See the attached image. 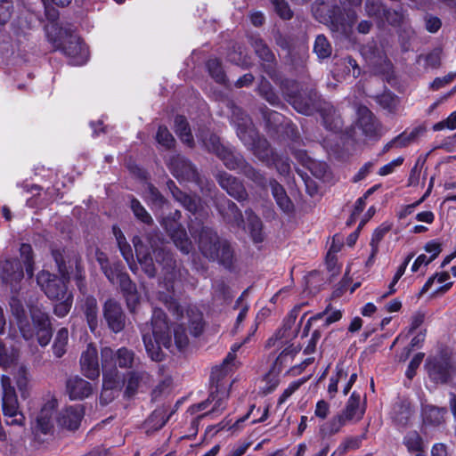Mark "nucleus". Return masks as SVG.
I'll list each match as a JSON object with an SVG mask.
<instances>
[{
	"label": "nucleus",
	"instance_id": "nucleus-1",
	"mask_svg": "<svg viewBox=\"0 0 456 456\" xmlns=\"http://www.w3.org/2000/svg\"><path fill=\"white\" fill-rule=\"evenodd\" d=\"M52 255L61 277L60 278L45 270L38 273L37 281L46 297L54 300L62 299L65 296H68L69 293L67 291L66 282L70 279L71 275L77 281V286L79 290L84 292L86 289L85 271L81 265L80 257L76 253H72V255L68 256L67 265L64 250L53 249Z\"/></svg>",
	"mask_w": 456,
	"mask_h": 456
},
{
	"label": "nucleus",
	"instance_id": "nucleus-2",
	"mask_svg": "<svg viewBox=\"0 0 456 456\" xmlns=\"http://www.w3.org/2000/svg\"><path fill=\"white\" fill-rule=\"evenodd\" d=\"M281 90L287 101L297 112L309 116L318 111L327 129L338 131L342 127V120L335 108L330 102L322 101L315 90L299 91L297 84L288 79L282 81Z\"/></svg>",
	"mask_w": 456,
	"mask_h": 456
},
{
	"label": "nucleus",
	"instance_id": "nucleus-3",
	"mask_svg": "<svg viewBox=\"0 0 456 456\" xmlns=\"http://www.w3.org/2000/svg\"><path fill=\"white\" fill-rule=\"evenodd\" d=\"M232 122L240 140L259 160L267 164L275 160L270 143L265 138L258 135L251 118L240 108L236 106L232 108Z\"/></svg>",
	"mask_w": 456,
	"mask_h": 456
},
{
	"label": "nucleus",
	"instance_id": "nucleus-4",
	"mask_svg": "<svg viewBox=\"0 0 456 456\" xmlns=\"http://www.w3.org/2000/svg\"><path fill=\"white\" fill-rule=\"evenodd\" d=\"M142 340L149 357L154 362H161L164 353L161 347L172 351V338L167 321V315L163 310L155 308L152 312L151 327L142 330Z\"/></svg>",
	"mask_w": 456,
	"mask_h": 456
},
{
	"label": "nucleus",
	"instance_id": "nucleus-5",
	"mask_svg": "<svg viewBox=\"0 0 456 456\" xmlns=\"http://www.w3.org/2000/svg\"><path fill=\"white\" fill-rule=\"evenodd\" d=\"M362 0H340L341 6L330 2H315L312 12L315 20L325 26L336 28H351L357 21L354 7L359 6Z\"/></svg>",
	"mask_w": 456,
	"mask_h": 456
},
{
	"label": "nucleus",
	"instance_id": "nucleus-6",
	"mask_svg": "<svg viewBox=\"0 0 456 456\" xmlns=\"http://www.w3.org/2000/svg\"><path fill=\"white\" fill-rule=\"evenodd\" d=\"M46 38L53 50L69 57L73 65L79 66L87 61L88 48L74 30H47Z\"/></svg>",
	"mask_w": 456,
	"mask_h": 456
},
{
	"label": "nucleus",
	"instance_id": "nucleus-7",
	"mask_svg": "<svg viewBox=\"0 0 456 456\" xmlns=\"http://www.w3.org/2000/svg\"><path fill=\"white\" fill-rule=\"evenodd\" d=\"M20 254L23 265L19 259H5L0 261V278L3 283L8 285L12 291H18L20 283L24 278V269L28 278L33 276L34 260L33 250L29 244L22 243L20 247Z\"/></svg>",
	"mask_w": 456,
	"mask_h": 456
},
{
	"label": "nucleus",
	"instance_id": "nucleus-8",
	"mask_svg": "<svg viewBox=\"0 0 456 456\" xmlns=\"http://www.w3.org/2000/svg\"><path fill=\"white\" fill-rule=\"evenodd\" d=\"M147 241L156 262L162 266L163 279L167 289H173L174 283L183 276V271L177 267L173 254L159 234H149Z\"/></svg>",
	"mask_w": 456,
	"mask_h": 456
},
{
	"label": "nucleus",
	"instance_id": "nucleus-9",
	"mask_svg": "<svg viewBox=\"0 0 456 456\" xmlns=\"http://www.w3.org/2000/svg\"><path fill=\"white\" fill-rule=\"evenodd\" d=\"M217 157L228 169L243 174L260 187L266 186V179L263 174L248 164L243 156L233 148L225 146L220 153L218 152Z\"/></svg>",
	"mask_w": 456,
	"mask_h": 456
},
{
	"label": "nucleus",
	"instance_id": "nucleus-10",
	"mask_svg": "<svg viewBox=\"0 0 456 456\" xmlns=\"http://www.w3.org/2000/svg\"><path fill=\"white\" fill-rule=\"evenodd\" d=\"M183 322L174 329V339L175 346L181 351L189 344V338L185 331V325L190 329V332L193 337L200 336L204 330L203 314L196 307H189L186 310V315Z\"/></svg>",
	"mask_w": 456,
	"mask_h": 456
},
{
	"label": "nucleus",
	"instance_id": "nucleus-11",
	"mask_svg": "<svg viewBox=\"0 0 456 456\" xmlns=\"http://www.w3.org/2000/svg\"><path fill=\"white\" fill-rule=\"evenodd\" d=\"M3 396H2V409L3 413L8 425L23 426L25 417L21 411H19L18 398L14 388L10 385V379L3 376L1 379Z\"/></svg>",
	"mask_w": 456,
	"mask_h": 456
},
{
	"label": "nucleus",
	"instance_id": "nucleus-12",
	"mask_svg": "<svg viewBox=\"0 0 456 456\" xmlns=\"http://www.w3.org/2000/svg\"><path fill=\"white\" fill-rule=\"evenodd\" d=\"M358 119L354 126L355 136L378 141L382 136L381 124L367 107L358 109Z\"/></svg>",
	"mask_w": 456,
	"mask_h": 456
},
{
	"label": "nucleus",
	"instance_id": "nucleus-13",
	"mask_svg": "<svg viewBox=\"0 0 456 456\" xmlns=\"http://www.w3.org/2000/svg\"><path fill=\"white\" fill-rule=\"evenodd\" d=\"M30 315L33 321L34 335L36 334L39 345L42 346H47L53 336L49 314L41 307L34 305L30 307Z\"/></svg>",
	"mask_w": 456,
	"mask_h": 456
},
{
	"label": "nucleus",
	"instance_id": "nucleus-14",
	"mask_svg": "<svg viewBox=\"0 0 456 456\" xmlns=\"http://www.w3.org/2000/svg\"><path fill=\"white\" fill-rule=\"evenodd\" d=\"M215 206L223 220L232 227L244 228V218L237 205L225 196L216 199Z\"/></svg>",
	"mask_w": 456,
	"mask_h": 456
},
{
	"label": "nucleus",
	"instance_id": "nucleus-15",
	"mask_svg": "<svg viewBox=\"0 0 456 456\" xmlns=\"http://www.w3.org/2000/svg\"><path fill=\"white\" fill-rule=\"evenodd\" d=\"M168 167L173 175L180 182L199 181L196 167L181 155L172 156L168 160Z\"/></svg>",
	"mask_w": 456,
	"mask_h": 456
},
{
	"label": "nucleus",
	"instance_id": "nucleus-16",
	"mask_svg": "<svg viewBox=\"0 0 456 456\" xmlns=\"http://www.w3.org/2000/svg\"><path fill=\"white\" fill-rule=\"evenodd\" d=\"M103 317L109 329L114 333L122 331L126 326V315L121 305L115 299L110 298L105 301L103 307Z\"/></svg>",
	"mask_w": 456,
	"mask_h": 456
},
{
	"label": "nucleus",
	"instance_id": "nucleus-17",
	"mask_svg": "<svg viewBox=\"0 0 456 456\" xmlns=\"http://www.w3.org/2000/svg\"><path fill=\"white\" fill-rule=\"evenodd\" d=\"M361 53L366 61L377 73H387L391 69V63L384 51L371 43L362 45Z\"/></svg>",
	"mask_w": 456,
	"mask_h": 456
},
{
	"label": "nucleus",
	"instance_id": "nucleus-18",
	"mask_svg": "<svg viewBox=\"0 0 456 456\" xmlns=\"http://www.w3.org/2000/svg\"><path fill=\"white\" fill-rule=\"evenodd\" d=\"M426 368L429 378L436 383H446L453 370L450 359L444 355L428 359Z\"/></svg>",
	"mask_w": 456,
	"mask_h": 456
},
{
	"label": "nucleus",
	"instance_id": "nucleus-19",
	"mask_svg": "<svg viewBox=\"0 0 456 456\" xmlns=\"http://www.w3.org/2000/svg\"><path fill=\"white\" fill-rule=\"evenodd\" d=\"M10 310L14 317L22 337L29 340L34 337V330L30 324L22 302L15 296L10 299Z\"/></svg>",
	"mask_w": 456,
	"mask_h": 456
},
{
	"label": "nucleus",
	"instance_id": "nucleus-20",
	"mask_svg": "<svg viewBox=\"0 0 456 456\" xmlns=\"http://www.w3.org/2000/svg\"><path fill=\"white\" fill-rule=\"evenodd\" d=\"M217 183L231 197L241 202L248 199V192L243 183L235 176L220 172L216 175Z\"/></svg>",
	"mask_w": 456,
	"mask_h": 456
},
{
	"label": "nucleus",
	"instance_id": "nucleus-21",
	"mask_svg": "<svg viewBox=\"0 0 456 456\" xmlns=\"http://www.w3.org/2000/svg\"><path fill=\"white\" fill-rule=\"evenodd\" d=\"M83 416L84 409L82 405L77 404L61 410L56 417V421L61 428L76 430L78 428Z\"/></svg>",
	"mask_w": 456,
	"mask_h": 456
},
{
	"label": "nucleus",
	"instance_id": "nucleus-22",
	"mask_svg": "<svg viewBox=\"0 0 456 456\" xmlns=\"http://www.w3.org/2000/svg\"><path fill=\"white\" fill-rule=\"evenodd\" d=\"M56 406L55 401L47 402L38 413L33 432L36 436L51 434L53 429V416Z\"/></svg>",
	"mask_w": 456,
	"mask_h": 456
},
{
	"label": "nucleus",
	"instance_id": "nucleus-23",
	"mask_svg": "<svg viewBox=\"0 0 456 456\" xmlns=\"http://www.w3.org/2000/svg\"><path fill=\"white\" fill-rule=\"evenodd\" d=\"M222 240L212 228L202 226L199 233V248L208 258L216 257V248Z\"/></svg>",
	"mask_w": 456,
	"mask_h": 456
},
{
	"label": "nucleus",
	"instance_id": "nucleus-24",
	"mask_svg": "<svg viewBox=\"0 0 456 456\" xmlns=\"http://www.w3.org/2000/svg\"><path fill=\"white\" fill-rule=\"evenodd\" d=\"M81 369L86 377L95 379L100 376L98 353L95 346L88 345L80 357Z\"/></svg>",
	"mask_w": 456,
	"mask_h": 456
},
{
	"label": "nucleus",
	"instance_id": "nucleus-25",
	"mask_svg": "<svg viewBox=\"0 0 456 456\" xmlns=\"http://www.w3.org/2000/svg\"><path fill=\"white\" fill-rule=\"evenodd\" d=\"M66 389L71 400H83L93 393V386L84 379L74 376L66 382Z\"/></svg>",
	"mask_w": 456,
	"mask_h": 456
},
{
	"label": "nucleus",
	"instance_id": "nucleus-26",
	"mask_svg": "<svg viewBox=\"0 0 456 456\" xmlns=\"http://www.w3.org/2000/svg\"><path fill=\"white\" fill-rule=\"evenodd\" d=\"M117 282L119 283L120 289L126 297V305L131 312H134L139 304L140 297L137 292L136 285L132 281L126 273L119 275Z\"/></svg>",
	"mask_w": 456,
	"mask_h": 456
},
{
	"label": "nucleus",
	"instance_id": "nucleus-27",
	"mask_svg": "<svg viewBox=\"0 0 456 456\" xmlns=\"http://www.w3.org/2000/svg\"><path fill=\"white\" fill-rule=\"evenodd\" d=\"M272 195L279 207V208L285 214H291L294 211V204L290 198L288 196L284 187L276 180L272 179L269 182Z\"/></svg>",
	"mask_w": 456,
	"mask_h": 456
},
{
	"label": "nucleus",
	"instance_id": "nucleus-28",
	"mask_svg": "<svg viewBox=\"0 0 456 456\" xmlns=\"http://www.w3.org/2000/svg\"><path fill=\"white\" fill-rule=\"evenodd\" d=\"M229 395V390L217 383L215 391H211L208 395V401L214 403L211 411L205 412L200 417L206 418L215 413H221L226 407Z\"/></svg>",
	"mask_w": 456,
	"mask_h": 456
},
{
	"label": "nucleus",
	"instance_id": "nucleus-29",
	"mask_svg": "<svg viewBox=\"0 0 456 456\" xmlns=\"http://www.w3.org/2000/svg\"><path fill=\"white\" fill-rule=\"evenodd\" d=\"M364 412L365 407L364 405L361 406L360 395L353 392L346 402L345 409L340 414L349 422L362 419Z\"/></svg>",
	"mask_w": 456,
	"mask_h": 456
},
{
	"label": "nucleus",
	"instance_id": "nucleus-30",
	"mask_svg": "<svg viewBox=\"0 0 456 456\" xmlns=\"http://www.w3.org/2000/svg\"><path fill=\"white\" fill-rule=\"evenodd\" d=\"M103 379H114L118 375L116 352L105 346L101 351Z\"/></svg>",
	"mask_w": 456,
	"mask_h": 456
},
{
	"label": "nucleus",
	"instance_id": "nucleus-31",
	"mask_svg": "<svg viewBox=\"0 0 456 456\" xmlns=\"http://www.w3.org/2000/svg\"><path fill=\"white\" fill-rule=\"evenodd\" d=\"M81 308L90 330L94 332L98 327V305L96 298L93 296L85 297Z\"/></svg>",
	"mask_w": 456,
	"mask_h": 456
},
{
	"label": "nucleus",
	"instance_id": "nucleus-32",
	"mask_svg": "<svg viewBox=\"0 0 456 456\" xmlns=\"http://www.w3.org/2000/svg\"><path fill=\"white\" fill-rule=\"evenodd\" d=\"M446 410L434 405L422 406V419L426 426L439 427L444 423Z\"/></svg>",
	"mask_w": 456,
	"mask_h": 456
},
{
	"label": "nucleus",
	"instance_id": "nucleus-33",
	"mask_svg": "<svg viewBox=\"0 0 456 456\" xmlns=\"http://www.w3.org/2000/svg\"><path fill=\"white\" fill-rule=\"evenodd\" d=\"M171 414L165 407L156 409L146 420V432L151 434L161 429L168 421Z\"/></svg>",
	"mask_w": 456,
	"mask_h": 456
},
{
	"label": "nucleus",
	"instance_id": "nucleus-34",
	"mask_svg": "<svg viewBox=\"0 0 456 456\" xmlns=\"http://www.w3.org/2000/svg\"><path fill=\"white\" fill-rule=\"evenodd\" d=\"M137 260L149 278H154L157 274V269L155 267L153 257L151 253L144 248L142 244H134Z\"/></svg>",
	"mask_w": 456,
	"mask_h": 456
},
{
	"label": "nucleus",
	"instance_id": "nucleus-35",
	"mask_svg": "<svg viewBox=\"0 0 456 456\" xmlns=\"http://www.w3.org/2000/svg\"><path fill=\"white\" fill-rule=\"evenodd\" d=\"M412 415L411 403L406 400L396 402L393 407L392 419L400 426H406Z\"/></svg>",
	"mask_w": 456,
	"mask_h": 456
},
{
	"label": "nucleus",
	"instance_id": "nucleus-36",
	"mask_svg": "<svg viewBox=\"0 0 456 456\" xmlns=\"http://www.w3.org/2000/svg\"><path fill=\"white\" fill-rule=\"evenodd\" d=\"M175 199L179 201L189 212L196 213L200 206V199L191 197L175 187L174 182L168 183Z\"/></svg>",
	"mask_w": 456,
	"mask_h": 456
},
{
	"label": "nucleus",
	"instance_id": "nucleus-37",
	"mask_svg": "<svg viewBox=\"0 0 456 456\" xmlns=\"http://www.w3.org/2000/svg\"><path fill=\"white\" fill-rule=\"evenodd\" d=\"M245 215L253 241L256 243L262 242L264 240V233L261 219L250 208L245 210Z\"/></svg>",
	"mask_w": 456,
	"mask_h": 456
},
{
	"label": "nucleus",
	"instance_id": "nucleus-38",
	"mask_svg": "<svg viewBox=\"0 0 456 456\" xmlns=\"http://www.w3.org/2000/svg\"><path fill=\"white\" fill-rule=\"evenodd\" d=\"M150 380V375L144 370L137 369L128 372L126 394L129 396L136 393L141 382L147 383Z\"/></svg>",
	"mask_w": 456,
	"mask_h": 456
},
{
	"label": "nucleus",
	"instance_id": "nucleus-39",
	"mask_svg": "<svg viewBox=\"0 0 456 456\" xmlns=\"http://www.w3.org/2000/svg\"><path fill=\"white\" fill-rule=\"evenodd\" d=\"M117 364L122 369L138 368L140 360L133 350L121 347L116 351Z\"/></svg>",
	"mask_w": 456,
	"mask_h": 456
},
{
	"label": "nucleus",
	"instance_id": "nucleus-40",
	"mask_svg": "<svg viewBox=\"0 0 456 456\" xmlns=\"http://www.w3.org/2000/svg\"><path fill=\"white\" fill-rule=\"evenodd\" d=\"M175 132L181 141L190 147L193 146L194 140L191 128L183 116H176L175 118Z\"/></svg>",
	"mask_w": 456,
	"mask_h": 456
},
{
	"label": "nucleus",
	"instance_id": "nucleus-41",
	"mask_svg": "<svg viewBox=\"0 0 456 456\" xmlns=\"http://www.w3.org/2000/svg\"><path fill=\"white\" fill-rule=\"evenodd\" d=\"M174 244L183 254H189L192 249V243L187 235L185 229L182 226L170 233Z\"/></svg>",
	"mask_w": 456,
	"mask_h": 456
},
{
	"label": "nucleus",
	"instance_id": "nucleus-42",
	"mask_svg": "<svg viewBox=\"0 0 456 456\" xmlns=\"http://www.w3.org/2000/svg\"><path fill=\"white\" fill-rule=\"evenodd\" d=\"M403 444L408 452L420 454L424 451L425 444L421 436L415 430L409 431L403 437Z\"/></svg>",
	"mask_w": 456,
	"mask_h": 456
},
{
	"label": "nucleus",
	"instance_id": "nucleus-43",
	"mask_svg": "<svg viewBox=\"0 0 456 456\" xmlns=\"http://www.w3.org/2000/svg\"><path fill=\"white\" fill-rule=\"evenodd\" d=\"M257 93L262 96L266 102H268L273 106H277L280 103V98L274 92L271 83L265 77H261L258 86Z\"/></svg>",
	"mask_w": 456,
	"mask_h": 456
},
{
	"label": "nucleus",
	"instance_id": "nucleus-44",
	"mask_svg": "<svg viewBox=\"0 0 456 456\" xmlns=\"http://www.w3.org/2000/svg\"><path fill=\"white\" fill-rule=\"evenodd\" d=\"M216 248V257H210V260H216L226 268L232 265L233 258V250L227 240H222Z\"/></svg>",
	"mask_w": 456,
	"mask_h": 456
},
{
	"label": "nucleus",
	"instance_id": "nucleus-45",
	"mask_svg": "<svg viewBox=\"0 0 456 456\" xmlns=\"http://www.w3.org/2000/svg\"><path fill=\"white\" fill-rule=\"evenodd\" d=\"M365 12L370 18L374 19L377 26H384L383 15L387 10H384L380 0H365Z\"/></svg>",
	"mask_w": 456,
	"mask_h": 456
},
{
	"label": "nucleus",
	"instance_id": "nucleus-46",
	"mask_svg": "<svg viewBox=\"0 0 456 456\" xmlns=\"http://www.w3.org/2000/svg\"><path fill=\"white\" fill-rule=\"evenodd\" d=\"M114 233H115V237H116V240H117V242H118V246L119 248V250H120L123 257L125 258V260L129 265V267H130L131 271L134 273V266L132 265V262H133V250H132L131 246L129 245V243H127L125 236L123 235V233H122V232L120 230L117 231L114 228Z\"/></svg>",
	"mask_w": 456,
	"mask_h": 456
},
{
	"label": "nucleus",
	"instance_id": "nucleus-47",
	"mask_svg": "<svg viewBox=\"0 0 456 456\" xmlns=\"http://www.w3.org/2000/svg\"><path fill=\"white\" fill-rule=\"evenodd\" d=\"M144 198L151 208H159L166 203L165 198L151 183L146 184Z\"/></svg>",
	"mask_w": 456,
	"mask_h": 456
},
{
	"label": "nucleus",
	"instance_id": "nucleus-48",
	"mask_svg": "<svg viewBox=\"0 0 456 456\" xmlns=\"http://www.w3.org/2000/svg\"><path fill=\"white\" fill-rule=\"evenodd\" d=\"M69 340V331L66 328L58 330L53 345V351L56 357L61 358L66 353Z\"/></svg>",
	"mask_w": 456,
	"mask_h": 456
},
{
	"label": "nucleus",
	"instance_id": "nucleus-49",
	"mask_svg": "<svg viewBox=\"0 0 456 456\" xmlns=\"http://www.w3.org/2000/svg\"><path fill=\"white\" fill-rule=\"evenodd\" d=\"M207 69L211 77L215 79L216 83L225 85L227 80L226 76L218 59H209L207 61Z\"/></svg>",
	"mask_w": 456,
	"mask_h": 456
},
{
	"label": "nucleus",
	"instance_id": "nucleus-50",
	"mask_svg": "<svg viewBox=\"0 0 456 456\" xmlns=\"http://www.w3.org/2000/svg\"><path fill=\"white\" fill-rule=\"evenodd\" d=\"M348 422L343 416L339 413L334 416L331 419L324 423L321 427V432L323 436H331L338 433L343 426H345Z\"/></svg>",
	"mask_w": 456,
	"mask_h": 456
},
{
	"label": "nucleus",
	"instance_id": "nucleus-51",
	"mask_svg": "<svg viewBox=\"0 0 456 456\" xmlns=\"http://www.w3.org/2000/svg\"><path fill=\"white\" fill-rule=\"evenodd\" d=\"M252 46L257 56L264 61L271 63L274 61V54L261 38H253Z\"/></svg>",
	"mask_w": 456,
	"mask_h": 456
},
{
	"label": "nucleus",
	"instance_id": "nucleus-52",
	"mask_svg": "<svg viewBox=\"0 0 456 456\" xmlns=\"http://www.w3.org/2000/svg\"><path fill=\"white\" fill-rule=\"evenodd\" d=\"M19 358V352L13 347H7L0 343V366L4 368L14 364Z\"/></svg>",
	"mask_w": 456,
	"mask_h": 456
},
{
	"label": "nucleus",
	"instance_id": "nucleus-53",
	"mask_svg": "<svg viewBox=\"0 0 456 456\" xmlns=\"http://www.w3.org/2000/svg\"><path fill=\"white\" fill-rule=\"evenodd\" d=\"M130 208L135 217L143 224H151L153 223L151 215L147 212L145 208L141 204V202L137 199H131Z\"/></svg>",
	"mask_w": 456,
	"mask_h": 456
},
{
	"label": "nucleus",
	"instance_id": "nucleus-54",
	"mask_svg": "<svg viewBox=\"0 0 456 456\" xmlns=\"http://www.w3.org/2000/svg\"><path fill=\"white\" fill-rule=\"evenodd\" d=\"M200 140L202 141L205 148L209 151L215 153L218 156V152L220 153L223 149H224V145L220 142V139L217 135L214 134H200Z\"/></svg>",
	"mask_w": 456,
	"mask_h": 456
},
{
	"label": "nucleus",
	"instance_id": "nucleus-55",
	"mask_svg": "<svg viewBox=\"0 0 456 456\" xmlns=\"http://www.w3.org/2000/svg\"><path fill=\"white\" fill-rule=\"evenodd\" d=\"M441 49L436 48L426 55L420 54L418 56L417 62L420 64L423 61L425 68H437L441 63Z\"/></svg>",
	"mask_w": 456,
	"mask_h": 456
},
{
	"label": "nucleus",
	"instance_id": "nucleus-56",
	"mask_svg": "<svg viewBox=\"0 0 456 456\" xmlns=\"http://www.w3.org/2000/svg\"><path fill=\"white\" fill-rule=\"evenodd\" d=\"M314 51L321 59H325L331 54V46L323 35L316 37Z\"/></svg>",
	"mask_w": 456,
	"mask_h": 456
},
{
	"label": "nucleus",
	"instance_id": "nucleus-57",
	"mask_svg": "<svg viewBox=\"0 0 456 456\" xmlns=\"http://www.w3.org/2000/svg\"><path fill=\"white\" fill-rule=\"evenodd\" d=\"M263 118L265 119L266 126L272 128H276L282 121L283 117L277 111L269 110L265 106L261 108Z\"/></svg>",
	"mask_w": 456,
	"mask_h": 456
},
{
	"label": "nucleus",
	"instance_id": "nucleus-58",
	"mask_svg": "<svg viewBox=\"0 0 456 456\" xmlns=\"http://www.w3.org/2000/svg\"><path fill=\"white\" fill-rule=\"evenodd\" d=\"M383 16L387 25L392 27H400L404 25L405 15L402 10H387Z\"/></svg>",
	"mask_w": 456,
	"mask_h": 456
},
{
	"label": "nucleus",
	"instance_id": "nucleus-59",
	"mask_svg": "<svg viewBox=\"0 0 456 456\" xmlns=\"http://www.w3.org/2000/svg\"><path fill=\"white\" fill-rule=\"evenodd\" d=\"M156 140L159 144L161 146L170 149L175 144V139L171 133L168 131V129L164 126H159L157 134H156Z\"/></svg>",
	"mask_w": 456,
	"mask_h": 456
},
{
	"label": "nucleus",
	"instance_id": "nucleus-60",
	"mask_svg": "<svg viewBox=\"0 0 456 456\" xmlns=\"http://www.w3.org/2000/svg\"><path fill=\"white\" fill-rule=\"evenodd\" d=\"M420 131V128L416 127L410 133L403 132L399 135L395 136L394 139L396 143V148H403L408 146L418 137Z\"/></svg>",
	"mask_w": 456,
	"mask_h": 456
},
{
	"label": "nucleus",
	"instance_id": "nucleus-61",
	"mask_svg": "<svg viewBox=\"0 0 456 456\" xmlns=\"http://www.w3.org/2000/svg\"><path fill=\"white\" fill-rule=\"evenodd\" d=\"M60 300L61 302L54 305L53 313L56 316L62 318L66 316L70 311L73 303V296L72 294H69L68 296H65L64 298Z\"/></svg>",
	"mask_w": 456,
	"mask_h": 456
},
{
	"label": "nucleus",
	"instance_id": "nucleus-62",
	"mask_svg": "<svg viewBox=\"0 0 456 456\" xmlns=\"http://www.w3.org/2000/svg\"><path fill=\"white\" fill-rule=\"evenodd\" d=\"M115 385L114 379H103V389L100 397L102 404H108L114 398L113 388Z\"/></svg>",
	"mask_w": 456,
	"mask_h": 456
},
{
	"label": "nucleus",
	"instance_id": "nucleus-63",
	"mask_svg": "<svg viewBox=\"0 0 456 456\" xmlns=\"http://www.w3.org/2000/svg\"><path fill=\"white\" fill-rule=\"evenodd\" d=\"M388 231L389 228L387 226H380L378 227L372 233L370 243L371 247V256H376L379 251V243L383 240L384 236Z\"/></svg>",
	"mask_w": 456,
	"mask_h": 456
},
{
	"label": "nucleus",
	"instance_id": "nucleus-64",
	"mask_svg": "<svg viewBox=\"0 0 456 456\" xmlns=\"http://www.w3.org/2000/svg\"><path fill=\"white\" fill-rule=\"evenodd\" d=\"M276 13L283 20H289L292 17V11L285 0H270Z\"/></svg>",
	"mask_w": 456,
	"mask_h": 456
}]
</instances>
